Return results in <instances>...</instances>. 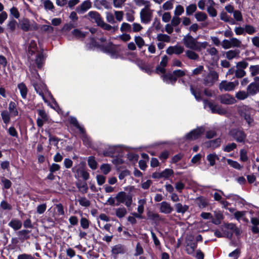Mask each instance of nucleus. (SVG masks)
I'll use <instances>...</instances> for the list:
<instances>
[{
    "label": "nucleus",
    "instance_id": "a19ab883",
    "mask_svg": "<svg viewBox=\"0 0 259 259\" xmlns=\"http://www.w3.org/2000/svg\"><path fill=\"white\" fill-rule=\"evenodd\" d=\"M120 30L122 32H132V25L123 22L120 26Z\"/></svg>",
    "mask_w": 259,
    "mask_h": 259
},
{
    "label": "nucleus",
    "instance_id": "f03ea898",
    "mask_svg": "<svg viewBox=\"0 0 259 259\" xmlns=\"http://www.w3.org/2000/svg\"><path fill=\"white\" fill-rule=\"evenodd\" d=\"M31 82L36 93L42 97L45 102H48L46 97H48L52 101L54 100L51 93L47 89L45 84L40 80L39 75L37 73H33Z\"/></svg>",
    "mask_w": 259,
    "mask_h": 259
},
{
    "label": "nucleus",
    "instance_id": "6e6552de",
    "mask_svg": "<svg viewBox=\"0 0 259 259\" xmlns=\"http://www.w3.org/2000/svg\"><path fill=\"white\" fill-rule=\"evenodd\" d=\"M203 104L204 108L208 107L212 113H218L223 115L226 113V110L222 108L220 106L209 102L207 100H203Z\"/></svg>",
    "mask_w": 259,
    "mask_h": 259
},
{
    "label": "nucleus",
    "instance_id": "b1692460",
    "mask_svg": "<svg viewBox=\"0 0 259 259\" xmlns=\"http://www.w3.org/2000/svg\"><path fill=\"white\" fill-rule=\"evenodd\" d=\"M8 225L14 230H18L22 227V222L17 219H13L9 223Z\"/></svg>",
    "mask_w": 259,
    "mask_h": 259
},
{
    "label": "nucleus",
    "instance_id": "79ce46f5",
    "mask_svg": "<svg viewBox=\"0 0 259 259\" xmlns=\"http://www.w3.org/2000/svg\"><path fill=\"white\" fill-rule=\"evenodd\" d=\"M195 17L197 21L199 22L204 21L207 18V15L205 13L201 12H197L195 14Z\"/></svg>",
    "mask_w": 259,
    "mask_h": 259
},
{
    "label": "nucleus",
    "instance_id": "20e7f679",
    "mask_svg": "<svg viewBox=\"0 0 259 259\" xmlns=\"http://www.w3.org/2000/svg\"><path fill=\"white\" fill-rule=\"evenodd\" d=\"M239 112L248 125H252L254 121L253 116L255 113V110L253 109L248 106L243 105L239 107Z\"/></svg>",
    "mask_w": 259,
    "mask_h": 259
},
{
    "label": "nucleus",
    "instance_id": "69168bd1",
    "mask_svg": "<svg viewBox=\"0 0 259 259\" xmlns=\"http://www.w3.org/2000/svg\"><path fill=\"white\" fill-rule=\"evenodd\" d=\"M79 204L84 207H88L90 205V202L85 197H81L78 200Z\"/></svg>",
    "mask_w": 259,
    "mask_h": 259
},
{
    "label": "nucleus",
    "instance_id": "13d9d810",
    "mask_svg": "<svg viewBox=\"0 0 259 259\" xmlns=\"http://www.w3.org/2000/svg\"><path fill=\"white\" fill-rule=\"evenodd\" d=\"M126 0H113V5L115 8L120 9L124 5Z\"/></svg>",
    "mask_w": 259,
    "mask_h": 259
},
{
    "label": "nucleus",
    "instance_id": "6e6d98bb",
    "mask_svg": "<svg viewBox=\"0 0 259 259\" xmlns=\"http://www.w3.org/2000/svg\"><path fill=\"white\" fill-rule=\"evenodd\" d=\"M220 18L222 20L226 22H230L231 23H233V20L230 18V16L228 15V14L225 12H222L220 15Z\"/></svg>",
    "mask_w": 259,
    "mask_h": 259
},
{
    "label": "nucleus",
    "instance_id": "2f4dec72",
    "mask_svg": "<svg viewBox=\"0 0 259 259\" xmlns=\"http://www.w3.org/2000/svg\"><path fill=\"white\" fill-rule=\"evenodd\" d=\"M21 96L23 99H26L27 95L28 90L24 83H20L18 85Z\"/></svg>",
    "mask_w": 259,
    "mask_h": 259
},
{
    "label": "nucleus",
    "instance_id": "f257e3e1",
    "mask_svg": "<svg viewBox=\"0 0 259 259\" xmlns=\"http://www.w3.org/2000/svg\"><path fill=\"white\" fill-rule=\"evenodd\" d=\"M88 46L90 49L99 48L101 51L104 53H107L113 59L118 58L120 56L119 48L110 42L107 43L105 45H99L94 38H92L91 39V43L88 44Z\"/></svg>",
    "mask_w": 259,
    "mask_h": 259
},
{
    "label": "nucleus",
    "instance_id": "ddd939ff",
    "mask_svg": "<svg viewBox=\"0 0 259 259\" xmlns=\"http://www.w3.org/2000/svg\"><path fill=\"white\" fill-rule=\"evenodd\" d=\"M218 73L213 70H211L204 78V83L208 86L212 85L218 80Z\"/></svg>",
    "mask_w": 259,
    "mask_h": 259
},
{
    "label": "nucleus",
    "instance_id": "ea45409f",
    "mask_svg": "<svg viewBox=\"0 0 259 259\" xmlns=\"http://www.w3.org/2000/svg\"><path fill=\"white\" fill-rule=\"evenodd\" d=\"M99 26H100L101 27H102L104 29L110 31L113 33L115 32L118 29V27L117 26L116 27L112 26L109 24L105 23L103 21V20H102V23L101 24V25H99Z\"/></svg>",
    "mask_w": 259,
    "mask_h": 259
},
{
    "label": "nucleus",
    "instance_id": "423d86ee",
    "mask_svg": "<svg viewBox=\"0 0 259 259\" xmlns=\"http://www.w3.org/2000/svg\"><path fill=\"white\" fill-rule=\"evenodd\" d=\"M115 199L117 202L116 205L120 203H124L127 207H130L132 203V196L123 191L118 192L116 196Z\"/></svg>",
    "mask_w": 259,
    "mask_h": 259
},
{
    "label": "nucleus",
    "instance_id": "1a4fd4ad",
    "mask_svg": "<svg viewBox=\"0 0 259 259\" xmlns=\"http://www.w3.org/2000/svg\"><path fill=\"white\" fill-rule=\"evenodd\" d=\"M222 46L225 49L231 48H240L241 46V41L235 37H232L230 39H224L222 42Z\"/></svg>",
    "mask_w": 259,
    "mask_h": 259
},
{
    "label": "nucleus",
    "instance_id": "a18cd8bd",
    "mask_svg": "<svg viewBox=\"0 0 259 259\" xmlns=\"http://www.w3.org/2000/svg\"><path fill=\"white\" fill-rule=\"evenodd\" d=\"M147 216L149 219L154 221H159L162 220L159 214L153 212H148Z\"/></svg>",
    "mask_w": 259,
    "mask_h": 259
},
{
    "label": "nucleus",
    "instance_id": "8fccbe9b",
    "mask_svg": "<svg viewBox=\"0 0 259 259\" xmlns=\"http://www.w3.org/2000/svg\"><path fill=\"white\" fill-rule=\"evenodd\" d=\"M70 122L73 124L76 127H77L81 133H84V129L83 127H82L78 123L77 119L76 118L73 117H71L70 118Z\"/></svg>",
    "mask_w": 259,
    "mask_h": 259
},
{
    "label": "nucleus",
    "instance_id": "cd10ccee",
    "mask_svg": "<svg viewBox=\"0 0 259 259\" xmlns=\"http://www.w3.org/2000/svg\"><path fill=\"white\" fill-rule=\"evenodd\" d=\"M206 159L209 162V165L212 166L215 164V161L219 160V157L215 153H211L206 156Z\"/></svg>",
    "mask_w": 259,
    "mask_h": 259
},
{
    "label": "nucleus",
    "instance_id": "4c0bfd02",
    "mask_svg": "<svg viewBox=\"0 0 259 259\" xmlns=\"http://www.w3.org/2000/svg\"><path fill=\"white\" fill-rule=\"evenodd\" d=\"M36 51V41L34 40H30L28 48V52L29 55L30 54L32 55L33 54L35 53V52Z\"/></svg>",
    "mask_w": 259,
    "mask_h": 259
},
{
    "label": "nucleus",
    "instance_id": "f704fd0d",
    "mask_svg": "<svg viewBox=\"0 0 259 259\" xmlns=\"http://www.w3.org/2000/svg\"><path fill=\"white\" fill-rule=\"evenodd\" d=\"M116 216L119 218H122L127 214L126 209L124 207H119L115 210Z\"/></svg>",
    "mask_w": 259,
    "mask_h": 259
},
{
    "label": "nucleus",
    "instance_id": "e2e57ef3",
    "mask_svg": "<svg viewBox=\"0 0 259 259\" xmlns=\"http://www.w3.org/2000/svg\"><path fill=\"white\" fill-rule=\"evenodd\" d=\"M124 13L121 11H115L114 16L117 21L121 22L123 20Z\"/></svg>",
    "mask_w": 259,
    "mask_h": 259
},
{
    "label": "nucleus",
    "instance_id": "0e129e2a",
    "mask_svg": "<svg viewBox=\"0 0 259 259\" xmlns=\"http://www.w3.org/2000/svg\"><path fill=\"white\" fill-rule=\"evenodd\" d=\"M181 19L179 16L175 15L172 17L171 20L170 24L174 27L177 26L181 22Z\"/></svg>",
    "mask_w": 259,
    "mask_h": 259
},
{
    "label": "nucleus",
    "instance_id": "72a5a7b5",
    "mask_svg": "<svg viewBox=\"0 0 259 259\" xmlns=\"http://www.w3.org/2000/svg\"><path fill=\"white\" fill-rule=\"evenodd\" d=\"M175 207L178 213H184L189 208V206L187 205H183L180 203L175 204Z\"/></svg>",
    "mask_w": 259,
    "mask_h": 259
},
{
    "label": "nucleus",
    "instance_id": "2eb2a0df",
    "mask_svg": "<svg viewBox=\"0 0 259 259\" xmlns=\"http://www.w3.org/2000/svg\"><path fill=\"white\" fill-rule=\"evenodd\" d=\"M230 134L236 141L239 142H243L246 138V135L243 131L237 130H231Z\"/></svg>",
    "mask_w": 259,
    "mask_h": 259
},
{
    "label": "nucleus",
    "instance_id": "3c124183",
    "mask_svg": "<svg viewBox=\"0 0 259 259\" xmlns=\"http://www.w3.org/2000/svg\"><path fill=\"white\" fill-rule=\"evenodd\" d=\"M134 40L138 47L140 49L146 45L144 40L140 36H135L134 37Z\"/></svg>",
    "mask_w": 259,
    "mask_h": 259
},
{
    "label": "nucleus",
    "instance_id": "a878e982",
    "mask_svg": "<svg viewBox=\"0 0 259 259\" xmlns=\"http://www.w3.org/2000/svg\"><path fill=\"white\" fill-rule=\"evenodd\" d=\"M163 80L166 83L174 84L177 80V78L174 74L167 73L162 75Z\"/></svg>",
    "mask_w": 259,
    "mask_h": 259
},
{
    "label": "nucleus",
    "instance_id": "39448f33",
    "mask_svg": "<svg viewBox=\"0 0 259 259\" xmlns=\"http://www.w3.org/2000/svg\"><path fill=\"white\" fill-rule=\"evenodd\" d=\"M151 4L145 6L140 12L141 22L144 24H149L152 20L154 10L151 9Z\"/></svg>",
    "mask_w": 259,
    "mask_h": 259
},
{
    "label": "nucleus",
    "instance_id": "f8f14e48",
    "mask_svg": "<svg viewBox=\"0 0 259 259\" xmlns=\"http://www.w3.org/2000/svg\"><path fill=\"white\" fill-rule=\"evenodd\" d=\"M238 84V81L230 82L223 80L220 83L219 89L221 91H231L234 90Z\"/></svg>",
    "mask_w": 259,
    "mask_h": 259
},
{
    "label": "nucleus",
    "instance_id": "09e8293b",
    "mask_svg": "<svg viewBox=\"0 0 259 259\" xmlns=\"http://www.w3.org/2000/svg\"><path fill=\"white\" fill-rule=\"evenodd\" d=\"M79 190L82 193H85L88 189L87 184L85 182H78L76 184Z\"/></svg>",
    "mask_w": 259,
    "mask_h": 259
},
{
    "label": "nucleus",
    "instance_id": "7ed1b4c3",
    "mask_svg": "<svg viewBox=\"0 0 259 259\" xmlns=\"http://www.w3.org/2000/svg\"><path fill=\"white\" fill-rule=\"evenodd\" d=\"M183 42L187 48L200 52L202 49H205L208 45L206 41L200 42L189 34L185 35L183 38Z\"/></svg>",
    "mask_w": 259,
    "mask_h": 259
},
{
    "label": "nucleus",
    "instance_id": "0eeeda50",
    "mask_svg": "<svg viewBox=\"0 0 259 259\" xmlns=\"http://www.w3.org/2000/svg\"><path fill=\"white\" fill-rule=\"evenodd\" d=\"M19 26L24 31L35 30L38 28L35 22L30 21L26 18L22 19L19 21Z\"/></svg>",
    "mask_w": 259,
    "mask_h": 259
},
{
    "label": "nucleus",
    "instance_id": "680f3d73",
    "mask_svg": "<svg viewBox=\"0 0 259 259\" xmlns=\"http://www.w3.org/2000/svg\"><path fill=\"white\" fill-rule=\"evenodd\" d=\"M88 162V165L91 168L93 169H96L97 163L93 157H89Z\"/></svg>",
    "mask_w": 259,
    "mask_h": 259
},
{
    "label": "nucleus",
    "instance_id": "4be33fe9",
    "mask_svg": "<svg viewBox=\"0 0 259 259\" xmlns=\"http://www.w3.org/2000/svg\"><path fill=\"white\" fill-rule=\"evenodd\" d=\"M1 117L5 124L4 127L6 128L8 124L10 122L11 117H12L10 113L7 110H4L1 112Z\"/></svg>",
    "mask_w": 259,
    "mask_h": 259
},
{
    "label": "nucleus",
    "instance_id": "f3484780",
    "mask_svg": "<svg viewBox=\"0 0 259 259\" xmlns=\"http://www.w3.org/2000/svg\"><path fill=\"white\" fill-rule=\"evenodd\" d=\"M160 211L165 214H169L172 210L173 208L170 204L166 201H162L159 204Z\"/></svg>",
    "mask_w": 259,
    "mask_h": 259
},
{
    "label": "nucleus",
    "instance_id": "c9c22d12",
    "mask_svg": "<svg viewBox=\"0 0 259 259\" xmlns=\"http://www.w3.org/2000/svg\"><path fill=\"white\" fill-rule=\"evenodd\" d=\"M158 16H161L162 21L164 23L168 22L171 19V15L169 12H164L162 14L161 11L157 12Z\"/></svg>",
    "mask_w": 259,
    "mask_h": 259
},
{
    "label": "nucleus",
    "instance_id": "e433bc0d",
    "mask_svg": "<svg viewBox=\"0 0 259 259\" xmlns=\"http://www.w3.org/2000/svg\"><path fill=\"white\" fill-rule=\"evenodd\" d=\"M240 53L238 50H230L226 53V57L229 60H231L239 56Z\"/></svg>",
    "mask_w": 259,
    "mask_h": 259
},
{
    "label": "nucleus",
    "instance_id": "864d4df0",
    "mask_svg": "<svg viewBox=\"0 0 259 259\" xmlns=\"http://www.w3.org/2000/svg\"><path fill=\"white\" fill-rule=\"evenodd\" d=\"M249 70L252 76H255L259 74V65L250 66Z\"/></svg>",
    "mask_w": 259,
    "mask_h": 259
},
{
    "label": "nucleus",
    "instance_id": "4468645a",
    "mask_svg": "<svg viewBox=\"0 0 259 259\" xmlns=\"http://www.w3.org/2000/svg\"><path fill=\"white\" fill-rule=\"evenodd\" d=\"M92 7V3L89 0L83 1L80 5L76 8V12L80 14H83Z\"/></svg>",
    "mask_w": 259,
    "mask_h": 259
},
{
    "label": "nucleus",
    "instance_id": "c85d7f7f",
    "mask_svg": "<svg viewBox=\"0 0 259 259\" xmlns=\"http://www.w3.org/2000/svg\"><path fill=\"white\" fill-rule=\"evenodd\" d=\"M194 51L191 49L186 50L185 52L186 56L190 60H198L199 58V55Z\"/></svg>",
    "mask_w": 259,
    "mask_h": 259
},
{
    "label": "nucleus",
    "instance_id": "338daca9",
    "mask_svg": "<svg viewBox=\"0 0 259 259\" xmlns=\"http://www.w3.org/2000/svg\"><path fill=\"white\" fill-rule=\"evenodd\" d=\"M236 148V144L232 143L229 144L223 148V150L227 152H231Z\"/></svg>",
    "mask_w": 259,
    "mask_h": 259
},
{
    "label": "nucleus",
    "instance_id": "412c9836",
    "mask_svg": "<svg viewBox=\"0 0 259 259\" xmlns=\"http://www.w3.org/2000/svg\"><path fill=\"white\" fill-rule=\"evenodd\" d=\"M75 177L77 178H82L84 180H87L90 175L83 167H79L76 169Z\"/></svg>",
    "mask_w": 259,
    "mask_h": 259
},
{
    "label": "nucleus",
    "instance_id": "393cba45",
    "mask_svg": "<svg viewBox=\"0 0 259 259\" xmlns=\"http://www.w3.org/2000/svg\"><path fill=\"white\" fill-rule=\"evenodd\" d=\"M221 142V139L218 138L215 140H211L206 142L205 143L204 145L206 148H210L212 149H214L220 145Z\"/></svg>",
    "mask_w": 259,
    "mask_h": 259
},
{
    "label": "nucleus",
    "instance_id": "473e14b6",
    "mask_svg": "<svg viewBox=\"0 0 259 259\" xmlns=\"http://www.w3.org/2000/svg\"><path fill=\"white\" fill-rule=\"evenodd\" d=\"M45 59V57L42 52L37 53L35 63L38 68H40L41 67L44 63Z\"/></svg>",
    "mask_w": 259,
    "mask_h": 259
},
{
    "label": "nucleus",
    "instance_id": "37998d69",
    "mask_svg": "<svg viewBox=\"0 0 259 259\" xmlns=\"http://www.w3.org/2000/svg\"><path fill=\"white\" fill-rule=\"evenodd\" d=\"M174 171L171 169L167 168L160 172L159 177H162V178H168L170 176L172 175Z\"/></svg>",
    "mask_w": 259,
    "mask_h": 259
},
{
    "label": "nucleus",
    "instance_id": "9d476101",
    "mask_svg": "<svg viewBox=\"0 0 259 259\" xmlns=\"http://www.w3.org/2000/svg\"><path fill=\"white\" fill-rule=\"evenodd\" d=\"M205 132L203 127L200 126L191 131L186 135V139L189 141L195 140L199 138Z\"/></svg>",
    "mask_w": 259,
    "mask_h": 259
},
{
    "label": "nucleus",
    "instance_id": "58836bf2",
    "mask_svg": "<svg viewBox=\"0 0 259 259\" xmlns=\"http://www.w3.org/2000/svg\"><path fill=\"white\" fill-rule=\"evenodd\" d=\"M156 39L158 41L169 42L170 40V37L167 34L159 33L157 35Z\"/></svg>",
    "mask_w": 259,
    "mask_h": 259
},
{
    "label": "nucleus",
    "instance_id": "bb28decb",
    "mask_svg": "<svg viewBox=\"0 0 259 259\" xmlns=\"http://www.w3.org/2000/svg\"><path fill=\"white\" fill-rule=\"evenodd\" d=\"M9 112L11 115L12 117H15L18 115V111L17 109V105L16 103L13 101H11L9 104Z\"/></svg>",
    "mask_w": 259,
    "mask_h": 259
},
{
    "label": "nucleus",
    "instance_id": "c756f323",
    "mask_svg": "<svg viewBox=\"0 0 259 259\" xmlns=\"http://www.w3.org/2000/svg\"><path fill=\"white\" fill-rule=\"evenodd\" d=\"M191 91L197 101H200L202 100L203 94L199 89H194L193 87H191Z\"/></svg>",
    "mask_w": 259,
    "mask_h": 259
},
{
    "label": "nucleus",
    "instance_id": "9b49d317",
    "mask_svg": "<svg viewBox=\"0 0 259 259\" xmlns=\"http://www.w3.org/2000/svg\"><path fill=\"white\" fill-rule=\"evenodd\" d=\"M84 18L92 22L97 23L98 25H101V24L102 23L103 19L101 18L100 14L95 11H90L86 15L84 16Z\"/></svg>",
    "mask_w": 259,
    "mask_h": 259
},
{
    "label": "nucleus",
    "instance_id": "052dcab7",
    "mask_svg": "<svg viewBox=\"0 0 259 259\" xmlns=\"http://www.w3.org/2000/svg\"><path fill=\"white\" fill-rule=\"evenodd\" d=\"M184 12V8L181 5H178L176 7L175 10L174 11V15L180 16L182 15Z\"/></svg>",
    "mask_w": 259,
    "mask_h": 259
},
{
    "label": "nucleus",
    "instance_id": "7c9ffc66",
    "mask_svg": "<svg viewBox=\"0 0 259 259\" xmlns=\"http://www.w3.org/2000/svg\"><path fill=\"white\" fill-rule=\"evenodd\" d=\"M125 249L123 245L121 244H117L114 246L112 249V252L115 254H118L120 253H124Z\"/></svg>",
    "mask_w": 259,
    "mask_h": 259
},
{
    "label": "nucleus",
    "instance_id": "774afa93",
    "mask_svg": "<svg viewBox=\"0 0 259 259\" xmlns=\"http://www.w3.org/2000/svg\"><path fill=\"white\" fill-rule=\"evenodd\" d=\"M173 8V3L170 1H167L162 6V9L164 11H168L172 9Z\"/></svg>",
    "mask_w": 259,
    "mask_h": 259
},
{
    "label": "nucleus",
    "instance_id": "bf43d9fd",
    "mask_svg": "<svg viewBox=\"0 0 259 259\" xmlns=\"http://www.w3.org/2000/svg\"><path fill=\"white\" fill-rule=\"evenodd\" d=\"M240 254V250L237 248L228 254V256L232 259H237Z\"/></svg>",
    "mask_w": 259,
    "mask_h": 259
},
{
    "label": "nucleus",
    "instance_id": "a211bd4d",
    "mask_svg": "<svg viewBox=\"0 0 259 259\" xmlns=\"http://www.w3.org/2000/svg\"><path fill=\"white\" fill-rule=\"evenodd\" d=\"M221 103L226 105L233 104L236 103L235 99L229 94H225L220 97Z\"/></svg>",
    "mask_w": 259,
    "mask_h": 259
},
{
    "label": "nucleus",
    "instance_id": "c03bdc74",
    "mask_svg": "<svg viewBox=\"0 0 259 259\" xmlns=\"http://www.w3.org/2000/svg\"><path fill=\"white\" fill-rule=\"evenodd\" d=\"M248 93L247 92H245L244 91H239L236 93L235 97L236 98L240 100H243L246 99L248 97Z\"/></svg>",
    "mask_w": 259,
    "mask_h": 259
},
{
    "label": "nucleus",
    "instance_id": "603ef678",
    "mask_svg": "<svg viewBox=\"0 0 259 259\" xmlns=\"http://www.w3.org/2000/svg\"><path fill=\"white\" fill-rule=\"evenodd\" d=\"M197 203L198 206L201 208L206 207L208 204L207 200L202 197H198L197 198Z\"/></svg>",
    "mask_w": 259,
    "mask_h": 259
},
{
    "label": "nucleus",
    "instance_id": "4d7b16f0",
    "mask_svg": "<svg viewBox=\"0 0 259 259\" xmlns=\"http://www.w3.org/2000/svg\"><path fill=\"white\" fill-rule=\"evenodd\" d=\"M142 26L138 23H134L132 24V32H138L143 29Z\"/></svg>",
    "mask_w": 259,
    "mask_h": 259
},
{
    "label": "nucleus",
    "instance_id": "dca6fc26",
    "mask_svg": "<svg viewBox=\"0 0 259 259\" xmlns=\"http://www.w3.org/2000/svg\"><path fill=\"white\" fill-rule=\"evenodd\" d=\"M184 51V48L183 46H179V45H176L174 46H170L169 47L166 51V52L167 54L171 55L173 54H176V55H179L182 54Z\"/></svg>",
    "mask_w": 259,
    "mask_h": 259
},
{
    "label": "nucleus",
    "instance_id": "5fc2aeb1",
    "mask_svg": "<svg viewBox=\"0 0 259 259\" xmlns=\"http://www.w3.org/2000/svg\"><path fill=\"white\" fill-rule=\"evenodd\" d=\"M72 34L77 38H83L86 36V33L81 31L80 30L77 29H74L72 31Z\"/></svg>",
    "mask_w": 259,
    "mask_h": 259
},
{
    "label": "nucleus",
    "instance_id": "de8ad7c7",
    "mask_svg": "<svg viewBox=\"0 0 259 259\" xmlns=\"http://www.w3.org/2000/svg\"><path fill=\"white\" fill-rule=\"evenodd\" d=\"M197 9V6L195 4H191L188 6L186 8V13L187 16L192 15Z\"/></svg>",
    "mask_w": 259,
    "mask_h": 259
},
{
    "label": "nucleus",
    "instance_id": "6ab92c4d",
    "mask_svg": "<svg viewBox=\"0 0 259 259\" xmlns=\"http://www.w3.org/2000/svg\"><path fill=\"white\" fill-rule=\"evenodd\" d=\"M248 95L253 96L259 92V83L252 82L247 88Z\"/></svg>",
    "mask_w": 259,
    "mask_h": 259
},
{
    "label": "nucleus",
    "instance_id": "49530a36",
    "mask_svg": "<svg viewBox=\"0 0 259 259\" xmlns=\"http://www.w3.org/2000/svg\"><path fill=\"white\" fill-rule=\"evenodd\" d=\"M227 163L230 165L231 167L237 169H241L242 168V166H241L238 162L236 161L232 160L230 159H227Z\"/></svg>",
    "mask_w": 259,
    "mask_h": 259
},
{
    "label": "nucleus",
    "instance_id": "5701e85b",
    "mask_svg": "<svg viewBox=\"0 0 259 259\" xmlns=\"http://www.w3.org/2000/svg\"><path fill=\"white\" fill-rule=\"evenodd\" d=\"M214 218H212L211 222L215 225L221 224V220L223 219V214L220 210H215L213 212Z\"/></svg>",
    "mask_w": 259,
    "mask_h": 259
},
{
    "label": "nucleus",
    "instance_id": "aec40b11",
    "mask_svg": "<svg viewBox=\"0 0 259 259\" xmlns=\"http://www.w3.org/2000/svg\"><path fill=\"white\" fill-rule=\"evenodd\" d=\"M186 250L187 253L191 255L194 254V251L197 247V243L189 239L186 240Z\"/></svg>",
    "mask_w": 259,
    "mask_h": 259
}]
</instances>
